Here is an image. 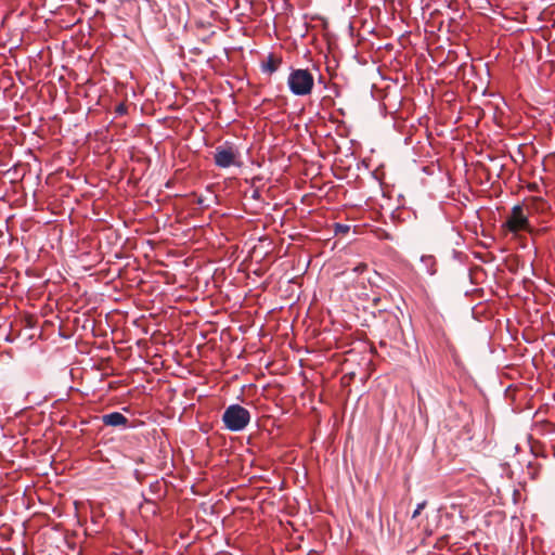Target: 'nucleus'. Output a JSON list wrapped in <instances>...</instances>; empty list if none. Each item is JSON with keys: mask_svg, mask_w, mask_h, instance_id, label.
Returning a JSON list of instances; mask_svg holds the SVG:
<instances>
[{"mask_svg": "<svg viewBox=\"0 0 555 555\" xmlns=\"http://www.w3.org/2000/svg\"><path fill=\"white\" fill-rule=\"evenodd\" d=\"M422 262H423V264L426 267L427 272H428L429 274H431V275H433V274H435V273H436V271H437V263H436V259H435V257H434V256H430V255H428V256H423V257H422Z\"/></svg>", "mask_w": 555, "mask_h": 555, "instance_id": "obj_8", "label": "nucleus"}, {"mask_svg": "<svg viewBox=\"0 0 555 555\" xmlns=\"http://www.w3.org/2000/svg\"><path fill=\"white\" fill-rule=\"evenodd\" d=\"M338 231L343 232V233H347L349 231V227L337 223L336 224V232H338Z\"/></svg>", "mask_w": 555, "mask_h": 555, "instance_id": "obj_14", "label": "nucleus"}, {"mask_svg": "<svg viewBox=\"0 0 555 555\" xmlns=\"http://www.w3.org/2000/svg\"><path fill=\"white\" fill-rule=\"evenodd\" d=\"M527 190L530 192H540V186L537 182H529L526 185Z\"/></svg>", "mask_w": 555, "mask_h": 555, "instance_id": "obj_12", "label": "nucleus"}, {"mask_svg": "<svg viewBox=\"0 0 555 555\" xmlns=\"http://www.w3.org/2000/svg\"><path fill=\"white\" fill-rule=\"evenodd\" d=\"M102 423L105 426H112V427L122 426V427H126L128 425L129 421L120 412H112V413L102 415Z\"/></svg>", "mask_w": 555, "mask_h": 555, "instance_id": "obj_7", "label": "nucleus"}, {"mask_svg": "<svg viewBox=\"0 0 555 555\" xmlns=\"http://www.w3.org/2000/svg\"><path fill=\"white\" fill-rule=\"evenodd\" d=\"M421 512H422V511H418V509H416V508H415V511H414V512H413V514H412V518H413V519L417 518V517L421 515Z\"/></svg>", "mask_w": 555, "mask_h": 555, "instance_id": "obj_16", "label": "nucleus"}, {"mask_svg": "<svg viewBox=\"0 0 555 555\" xmlns=\"http://www.w3.org/2000/svg\"><path fill=\"white\" fill-rule=\"evenodd\" d=\"M222 422L229 430L241 431L249 424L250 413L240 404H232L225 409Z\"/></svg>", "mask_w": 555, "mask_h": 555, "instance_id": "obj_3", "label": "nucleus"}, {"mask_svg": "<svg viewBox=\"0 0 555 555\" xmlns=\"http://www.w3.org/2000/svg\"><path fill=\"white\" fill-rule=\"evenodd\" d=\"M524 205L526 209L528 210V214L530 212H537V214H543L548 209V203L540 196H530L527 197L524 201Z\"/></svg>", "mask_w": 555, "mask_h": 555, "instance_id": "obj_5", "label": "nucleus"}, {"mask_svg": "<svg viewBox=\"0 0 555 555\" xmlns=\"http://www.w3.org/2000/svg\"><path fill=\"white\" fill-rule=\"evenodd\" d=\"M417 527L418 528H422V531H423V534H424V538H429L434 534L435 532V528L429 526L428 522L426 524H423V520H421L418 524H417Z\"/></svg>", "mask_w": 555, "mask_h": 555, "instance_id": "obj_9", "label": "nucleus"}, {"mask_svg": "<svg viewBox=\"0 0 555 555\" xmlns=\"http://www.w3.org/2000/svg\"><path fill=\"white\" fill-rule=\"evenodd\" d=\"M551 449H552V454H553V456L555 457V443H554V444H552Z\"/></svg>", "mask_w": 555, "mask_h": 555, "instance_id": "obj_17", "label": "nucleus"}, {"mask_svg": "<svg viewBox=\"0 0 555 555\" xmlns=\"http://www.w3.org/2000/svg\"><path fill=\"white\" fill-rule=\"evenodd\" d=\"M287 86L294 95L307 96L312 93L314 77L307 68L292 69L287 78Z\"/></svg>", "mask_w": 555, "mask_h": 555, "instance_id": "obj_1", "label": "nucleus"}, {"mask_svg": "<svg viewBox=\"0 0 555 555\" xmlns=\"http://www.w3.org/2000/svg\"><path fill=\"white\" fill-rule=\"evenodd\" d=\"M502 228L513 234H517L519 232L532 234L534 232V228L531 225L528 215L525 214L522 205H515L511 209V214L502 224Z\"/></svg>", "mask_w": 555, "mask_h": 555, "instance_id": "obj_2", "label": "nucleus"}, {"mask_svg": "<svg viewBox=\"0 0 555 555\" xmlns=\"http://www.w3.org/2000/svg\"><path fill=\"white\" fill-rule=\"evenodd\" d=\"M214 163L219 168L241 167L240 151L231 142H224L216 147L214 153Z\"/></svg>", "mask_w": 555, "mask_h": 555, "instance_id": "obj_4", "label": "nucleus"}, {"mask_svg": "<svg viewBox=\"0 0 555 555\" xmlns=\"http://www.w3.org/2000/svg\"><path fill=\"white\" fill-rule=\"evenodd\" d=\"M426 501H423L422 503H418L417 506H416V509L418 511H423L426 506Z\"/></svg>", "mask_w": 555, "mask_h": 555, "instance_id": "obj_15", "label": "nucleus"}, {"mask_svg": "<svg viewBox=\"0 0 555 555\" xmlns=\"http://www.w3.org/2000/svg\"><path fill=\"white\" fill-rule=\"evenodd\" d=\"M127 111H128V107L125 103H119L116 107H115V113L118 114V115H125L127 114Z\"/></svg>", "mask_w": 555, "mask_h": 555, "instance_id": "obj_10", "label": "nucleus"}, {"mask_svg": "<svg viewBox=\"0 0 555 555\" xmlns=\"http://www.w3.org/2000/svg\"><path fill=\"white\" fill-rule=\"evenodd\" d=\"M282 63L283 59L281 55L276 53H269L266 60L261 62V69L263 73L272 75L280 68Z\"/></svg>", "mask_w": 555, "mask_h": 555, "instance_id": "obj_6", "label": "nucleus"}, {"mask_svg": "<svg viewBox=\"0 0 555 555\" xmlns=\"http://www.w3.org/2000/svg\"><path fill=\"white\" fill-rule=\"evenodd\" d=\"M25 323L28 327H33L35 325V318L33 315H27L25 318Z\"/></svg>", "mask_w": 555, "mask_h": 555, "instance_id": "obj_13", "label": "nucleus"}, {"mask_svg": "<svg viewBox=\"0 0 555 555\" xmlns=\"http://www.w3.org/2000/svg\"><path fill=\"white\" fill-rule=\"evenodd\" d=\"M367 270V264L365 262H360L358 266L353 268V272L363 273Z\"/></svg>", "mask_w": 555, "mask_h": 555, "instance_id": "obj_11", "label": "nucleus"}]
</instances>
